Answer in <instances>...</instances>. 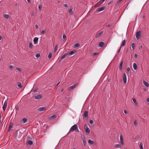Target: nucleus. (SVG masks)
I'll return each instance as SVG.
<instances>
[{
  "mask_svg": "<svg viewBox=\"0 0 149 149\" xmlns=\"http://www.w3.org/2000/svg\"><path fill=\"white\" fill-rule=\"evenodd\" d=\"M22 134L20 132H18V131L16 132L15 135V138L17 140H19L22 137Z\"/></svg>",
  "mask_w": 149,
  "mask_h": 149,
  "instance_id": "obj_1",
  "label": "nucleus"
},
{
  "mask_svg": "<svg viewBox=\"0 0 149 149\" xmlns=\"http://www.w3.org/2000/svg\"><path fill=\"white\" fill-rule=\"evenodd\" d=\"M77 129V126L76 124H75L72 126L70 129L68 133H70L72 131H74Z\"/></svg>",
  "mask_w": 149,
  "mask_h": 149,
  "instance_id": "obj_2",
  "label": "nucleus"
},
{
  "mask_svg": "<svg viewBox=\"0 0 149 149\" xmlns=\"http://www.w3.org/2000/svg\"><path fill=\"white\" fill-rule=\"evenodd\" d=\"M141 32L140 31H139L136 33V35L137 39H139L141 38Z\"/></svg>",
  "mask_w": 149,
  "mask_h": 149,
  "instance_id": "obj_3",
  "label": "nucleus"
},
{
  "mask_svg": "<svg viewBox=\"0 0 149 149\" xmlns=\"http://www.w3.org/2000/svg\"><path fill=\"white\" fill-rule=\"evenodd\" d=\"M105 0H100L97 3H96L95 6L96 7H97L98 6H100L104 2Z\"/></svg>",
  "mask_w": 149,
  "mask_h": 149,
  "instance_id": "obj_4",
  "label": "nucleus"
},
{
  "mask_svg": "<svg viewBox=\"0 0 149 149\" xmlns=\"http://www.w3.org/2000/svg\"><path fill=\"white\" fill-rule=\"evenodd\" d=\"M78 84L77 83H76L73 85L72 86H71L69 88L68 90H70L72 89L75 88L76 86H77Z\"/></svg>",
  "mask_w": 149,
  "mask_h": 149,
  "instance_id": "obj_5",
  "label": "nucleus"
},
{
  "mask_svg": "<svg viewBox=\"0 0 149 149\" xmlns=\"http://www.w3.org/2000/svg\"><path fill=\"white\" fill-rule=\"evenodd\" d=\"M7 101H6L3 104V111H5L7 107Z\"/></svg>",
  "mask_w": 149,
  "mask_h": 149,
  "instance_id": "obj_6",
  "label": "nucleus"
},
{
  "mask_svg": "<svg viewBox=\"0 0 149 149\" xmlns=\"http://www.w3.org/2000/svg\"><path fill=\"white\" fill-rule=\"evenodd\" d=\"M123 80L124 81V83L125 84H126V83L127 78L126 74L125 73H123Z\"/></svg>",
  "mask_w": 149,
  "mask_h": 149,
  "instance_id": "obj_7",
  "label": "nucleus"
},
{
  "mask_svg": "<svg viewBox=\"0 0 149 149\" xmlns=\"http://www.w3.org/2000/svg\"><path fill=\"white\" fill-rule=\"evenodd\" d=\"M76 52H77L76 50H74L70 52H68L67 53L68 54V55L70 56L74 54Z\"/></svg>",
  "mask_w": 149,
  "mask_h": 149,
  "instance_id": "obj_8",
  "label": "nucleus"
},
{
  "mask_svg": "<svg viewBox=\"0 0 149 149\" xmlns=\"http://www.w3.org/2000/svg\"><path fill=\"white\" fill-rule=\"evenodd\" d=\"M68 53H67L65 54H63L61 58H60V61H61L64 58H65V57L67 56H68Z\"/></svg>",
  "mask_w": 149,
  "mask_h": 149,
  "instance_id": "obj_9",
  "label": "nucleus"
},
{
  "mask_svg": "<svg viewBox=\"0 0 149 149\" xmlns=\"http://www.w3.org/2000/svg\"><path fill=\"white\" fill-rule=\"evenodd\" d=\"M42 97V95L40 94H39L35 96V99L37 100L41 98Z\"/></svg>",
  "mask_w": 149,
  "mask_h": 149,
  "instance_id": "obj_10",
  "label": "nucleus"
},
{
  "mask_svg": "<svg viewBox=\"0 0 149 149\" xmlns=\"http://www.w3.org/2000/svg\"><path fill=\"white\" fill-rule=\"evenodd\" d=\"M123 138L122 136L121 135L120 137V140L121 144L122 145H124V143L123 141Z\"/></svg>",
  "mask_w": 149,
  "mask_h": 149,
  "instance_id": "obj_11",
  "label": "nucleus"
},
{
  "mask_svg": "<svg viewBox=\"0 0 149 149\" xmlns=\"http://www.w3.org/2000/svg\"><path fill=\"white\" fill-rule=\"evenodd\" d=\"M46 109V108L44 107H40L38 109V111H42Z\"/></svg>",
  "mask_w": 149,
  "mask_h": 149,
  "instance_id": "obj_12",
  "label": "nucleus"
},
{
  "mask_svg": "<svg viewBox=\"0 0 149 149\" xmlns=\"http://www.w3.org/2000/svg\"><path fill=\"white\" fill-rule=\"evenodd\" d=\"M88 111H85L84 114V117L85 118H88Z\"/></svg>",
  "mask_w": 149,
  "mask_h": 149,
  "instance_id": "obj_13",
  "label": "nucleus"
},
{
  "mask_svg": "<svg viewBox=\"0 0 149 149\" xmlns=\"http://www.w3.org/2000/svg\"><path fill=\"white\" fill-rule=\"evenodd\" d=\"M38 39V38L37 37H35L33 39V42L35 44H36L37 43Z\"/></svg>",
  "mask_w": 149,
  "mask_h": 149,
  "instance_id": "obj_14",
  "label": "nucleus"
},
{
  "mask_svg": "<svg viewBox=\"0 0 149 149\" xmlns=\"http://www.w3.org/2000/svg\"><path fill=\"white\" fill-rule=\"evenodd\" d=\"M105 7L104 6L102 7L97 9V12H99L101 11L104 10L105 9Z\"/></svg>",
  "mask_w": 149,
  "mask_h": 149,
  "instance_id": "obj_15",
  "label": "nucleus"
},
{
  "mask_svg": "<svg viewBox=\"0 0 149 149\" xmlns=\"http://www.w3.org/2000/svg\"><path fill=\"white\" fill-rule=\"evenodd\" d=\"M85 130L86 134H88L90 133V129L88 127Z\"/></svg>",
  "mask_w": 149,
  "mask_h": 149,
  "instance_id": "obj_16",
  "label": "nucleus"
},
{
  "mask_svg": "<svg viewBox=\"0 0 149 149\" xmlns=\"http://www.w3.org/2000/svg\"><path fill=\"white\" fill-rule=\"evenodd\" d=\"M123 61H122L120 65L119 69L120 70H122L123 69Z\"/></svg>",
  "mask_w": 149,
  "mask_h": 149,
  "instance_id": "obj_17",
  "label": "nucleus"
},
{
  "mask_svg": "<svg viewBox=\"0 0 149 149\" xmlns=\"http://www.w3.org/2000/svg\"><path fill=\"white\" fill-rule=\"evenodd\" d=\"M103 33V32H102V31H101V32H99V33H97L96 36H95V37L96 38H98Z\"/></svg>",
  "mask_w": 149,
  "mask_h": 149,
  "instance_id": "obj_18",
  "label": "nucleus"
},
{
  "mask_svg": "<svg viewBox=\"0 0 149 149\" xmlns=\"http://www.w3.org/2000/svg\"><path fill=\"white\" fill-rule=\"evenodd\" d=\"M82 140L84 145L85 146H86V139L84 136L82 138Z\"/></svg>",
  "mask_w": 149,
  "mask_h": 149,
  "instance_id": "obj_19",
  "label": "nucleus"
},
{
  "mask_svg": "<svg viewBox=\"0 0 149 149\" xmlns=\"http://www.w3.org/2000/svg\"><path fill=\"white\" fill-rule=\"evenodd\" d=\"M133 67L134 70H136L137 69V66L135 63H133Z\"/></svg>",
  "mask_w": 149,
  "mask_h": 149,
  "instance_id": "obj_20",
  "label": "nucleus"
},
{
  "mask_svg": "<svg viewBox=\"0 0 149 149\" xmlns=\"http://www.w3.org/2000/svg\"><path fill=\"white\" fill-rule=\"evenodd\" d=\"M27 121V119L26 118H24L22 120V123H26Z\"/></svg>",
  "mask_w": 149,
  "mask_h": 149,
  "instance_id": "obj_21",
  "label": "nucleus"
},
{
  "mask_svg": "<svg viewBox=\"0 0 149 149\" xmlns=\"http://www.w3.org/2000/svg\"><path fill=\"white\" fill-rule=\"evenodd\" d=\"M143 83L144 85L146 86V87H148L149 86V84L148 83L145 81H143Z\"/></svg>",
  "mask_w": 149,
  "mask_h": 149,
  "instance_id": "obj_22",
  "label": "nucleus"
},
{
  "mask_svg": "<svg viewBox=\"0 0 149 149\" xmlns=\"http://www.w3.org/2000/svg\"><path fill=\"white\" fill-rule=\"evenodd\" d=\"M72 9H73V8H72H72H70L68 12H69L70 14L72 15L73 14V12L72 11Z\"/></svg>",
  "mask_w": 149,
  "mask_h": 149,
  "instance_id": "obj_23",
  "label": "nucleus"
},
{
  "mask_svg": "<svg viewBox=\"0 0 149 149\" xmlns=\"http://www.w3.org/2000/svg\"><path fill=\"white\" fill-rule=\"evenodd\" d=\"M94 142L92 141H91L90 139H89L88 140V143L90 144L91 145H92L93 144Z\"/></svg>",
  "mask_w": 149,
  "mask_h": 149,
  "instance_id": "obj_24",
  "label": "nucleus"
},
{
  "mask_svg": "<svg viewBox=\"0 0 149 149\" xmlns=\"http://www.w3.org/2000/svg\"><path fill=\"white\" fill-rule=\"evenodd\" d=\"M115 147L116 148H121V146L120 144H117L115 145Z\"/></svg>",
  "mask_w": 149,
  "mask_h": 149,
  "instance_id": "obj_25",
  "label": "nucleus"
},
{
  "mask_svg": "<svg viewBox=\"0 0 149 149\" xmlns=\"http://www.w3.org/2000/svg\"><path fill=\"white\" fill-rule=\"evenodd\" d=\"M3 16L4 17H5V18H6V19L9 18L10 17V16H9V15L6 14H4L3 15Z\"/></svg>",
  "mask_w": 149,
  "mask_h": 149,
  "instance_id": "obj_26",
  "label": "nucleus"
},
{
  "mask_svg": "<svg viewBox=\"0 0 149 149\" xmlns=\"http://www.w3.org/2000/svg\"><path fill=\"white\" fill-rule=\"evenodd\" d=\"M56 117V116L55 115H53L50 117V119L52 120L55 118Z\"/></svg>",
  "mask_w": 149,
  "mask_h": 149,
  "instance_id": "obj_27",
  "label": "nucleus"
},
{
  "mask_svg": "<svg viewBox=\"0 0 149 149\" xmlns=\"http://www.w3.org/2000/svg\"><path fill=\"white\" fill-rule=\"evenodd\" d=\"M104 44V43L103 42H100L99 43V46L100 47H103V45Z\"/></svg>",
  "mask_w": 149,
  "mask_h": 149,
  "instance_id": "obj_28",
  "label": "nucleus"
},
{
  "mask_svg": "<svg viewBox=\"0 0 149 149\" xmlns=\"http://www.w3.org/2000/svg\"><path fill=\"white\" fill-rule=\"evenodd\" d=\"M58 45H55V48H54V52H56L57 50V49H58Z\"/></svg>",
  "mask_w": 149,
  "mask_h": 149,
  "instance_id": "obj_29",
  "label": "nucleus"
},
{
  "mask_svg": "<svg viewBox=\"0 0 149 149\" xmlns=\"http://www.w3.org/2000/svg\"><path fill=\"white\" fill-rule=\"evenodd\" d=\"M27 143L29 145H31L33 144V142L31 140H29L27 141Z\"/></svg>",
  "mask_w": 149,
  "mask_h": 149,
  "instance_id": "obj_30",
  "label": "nucleus"
},
{
  "mask_svg": "<svg viewBox=\"0 0 149 149\" xmlns=\"http://www.w3.org/2000/svg\"><path fill=\"white\" fill-rule=\"evenodd\" d=\"M80 46V44L79 43H77L75 44L74 45V48H76L77 47H79Z\"/></svg>",
  "mask_w": 149,
  "mask_h": 149,
  "instance_id": "obj_31",
  "label": "nucleus"
},
{
  "mask_svg": "<svg viewBox=\"0 0 149 149\" xmlns=\"http://www.w3.org/2000/svg\"><path fill=\"white\" fill-rule=\"evenodd\" d=\"M125 42H126L125 40H123L122 43V45L121 46H122V47L124 46L125 44Z\"/></svg>",
  "mask_w": 149,
  "mask_h": 149,
  "instance_id": "obj_32",
  "label": "nucleus"
},
{
  "mask_svg": "<svg viewBox=\"0 0 149 149\" xmlns=\"http://www.w3.org/2000/svg\"><path fill=\"white\" fill-rule=\"evenodd\" d=\"M52 53L51 52H50L49 53V54H48V57L49 58V59L51 58L52 57Z\"/></svg>",
  "mask_w": 149,
  "mask_h": 149,
  "instance_id": "obj_33",
  "label": "nucleus"
},
{
  "mask_svg": "<svg viewBox=\"0 0 149 149\" xmlns=\"http://www.w3.org/2000/svg\"><path fill=\"white\" fill-rule=\"evenodd\" d=\"M140 149H143V143L142 142L140 143Z\"/></svg>",
  "mask_w": 149,
  "mask_h": 149,
  "instance_id": "obj_34",
  "label": "nucleus"
},
{
  "mask_svg": "<svg viewBox=\"0 0 149 149\" xmlns=\"http://www.w3.org/2000/svg\"><path fill=\"white\" fill-rule=\"evenodd\" d=\"M18 86L19 88H21L22 87V84H21V83H20V82H18Z\"/></svg>",
  "mask_w": 149,
  "mask_h": 149,
  "instance_id": "obj_35",
  "label": "nucleus"
},
{
  "mask_svg": "<svg viewBox=\"0 0 149 149\" xmlns=\"http://www.w3.org/2000/svg\"><path fill=\"white\" fill-rule=\"evenodd\" d=\"M29 47L31 49H32L33 47V45L32 42H29Z\"/></svg>",
  "mask_w": 149,
  "mask_h": 149,
  "instance_id": "obj_36",
  "label": "nucleus"
},
{
  "mask_svg": "<svg viewBox=\"0 0 149 149\" xmlns=\"http://www.w3.org/2000/svg\"><path fill=\"white\" fill-rule=\"evenodd\" d=\"M40 53H37L36 55V56L37 58L40 57Z\"/></svg>",
  "mask_w": 149,
  "mask_h": 149,
  "instance_id": "obj_37",
  "label": "nucleus"
},
{
  "mask_svg": "<svg viewBox=\"0 0 149 149\" xmlns=\"http://www.w3.org/2000/svg\"><path fill=\"white\" fill-rule=\"evenodd\" d=\"M132 47L133 49H134L135 47V44L134 43H133L132 44Z\"/></svg>",
  "mask_w": 149,
  "mask_h": 149,
  "instance_id": "obj_38",
  "label": "nucleus"
},
{
  "mask_svg": "<svg viewBox=\"0 0 149 149\" xmlns=\"http://www.w3.org/2000/svg\"><path fill=\"white\" fill-rule=\"evenodd\" d=\"M133 101L136 104H137L136 100L135 98H133Z\"/></svg>",
  "mask_w": 149,
  "mask_h": 149,
  "instance_id": "obj_39",
  "label": "nucleus"
},
{
  "mask_svg": "<svg viewBox=\"0 0 149 149\" xmlns=\"http://www.w3.org/2000/svg\"><path fill=\"white\" fill-rule=\"evenodd\" d=\"M63 38L65 39V40L66 41V35L64 34H63Z\"/></svg>",
  "mask_w": 149,
  "mask_h": 149,
  "instance_id": "obj_40",
  "label": "nucleus"
},
{
  "mask_svg": "<svg viewBox=\"0 0 149 149\" xmlns=\"http://www.w3.org/2000/svg\"><path fill=\"white\" fill-rule=\"evenodd\" d=\"M42 8V5H39L38 6V9L40 10Z\"/></svg>",
  "mask_w": 149,
  "mask_h": 149,
  "instance_id": "obj_41",
  "label": "nucleus"
},
{
  "mask_svg": "<svg viewBox=\"0 0 149 149\" xmlns=\"http://www.w3.org/2000/svg\"><path fill=\"white\" fill-rule=\"evenodd\" d=\"M130 70V69L129 67H127V73H129Z\"/></svg>",
  "mask_w": 149,
  "mask_h": 149,
  "instance_id": "obj_42",
  "label": "nucleus"
},
{
  "mask_svg": "<svg viewBox=\"0 0 149 149\" xmlns=\"http://www.w3.org/2000/svg\"><path fill=\"white\" fill-rule=\"evenodd\" d=\"M12 126L10 125L9 127L8 131H9L12 128Z\"/></svg>",
  "mask_w": 149,
  "mask_h": 149,
  "instance_id": "obj_43",
  "label": "nucleus"
},
{
  "mask_svg": "<svg viewBox=\"0 0 149 149\" xmlns=\"http://www.w3.org/2000/svg\"><path fill=\"white\" fill-rule=\"evenodd\" d=\"M87 128H88L86 124H85L84 126V129L85 130Z\"/></svg>",
  "mask_w": 149,
  "mask_h": 149,
  "instance_id": "obj_44",
  "label": "nucleus"
},
{
  "mask_svg": "<svg viewBox=\"0 0 149 149\" xmlns=\"http://www.w3.org/2000/svg\"><path fill=\"white\" fill-rule=\"evenodd\" d=\"M121 47H122V46H120V48H119V49L117 51V53L118 54L119 53V52H120Z\"/></svg>",
  "mask_w": 149,
  "mask_h": 149,
  "instance_id": "obj_45",
  "label": "nucleus"
},
{
  "mask_svg": "<svg viewBox=\"0 0 149 149\" xmlns=\"http://www.w3.org/2000/svg\"><path fill=\"white\" fill-rule=\"evenodd\" d=\"M112 25L111 24H109L107 25L106 26L108 27H110L112 26Z\"/></svg>",
  "mask_w": 149,
  "mask_h": 149,
  "instance_id": "obj_46",
  "label": "nucleus"
},
{
  "mask_svg": "<svg viewBox=\"0 0 149 149\" xmlns=\"http://www.w3.org/2000/svg\"><path fill=\"white\" fill-rule=\"evenodd\" d=\"M93 122L94 121L93 120H91L90 121V123L91 124H92L93 123Z\"/></svg>",
  "mask_w": 149,
  "mask_h": 149,
  "instance_id": "obj_47",
  "label": "nucleus"
},
{
  "mask_svg": "<svg viewBox=\"0 0 149 149\" xmlns=\"http://www.w3.org/2000/svg\"><path fill=\"white\" fill-rule=\"evenodd\" d=\"M16 69L19 72H20L21 71V69L20 68H16Z\"/></svg>",
  "mask_w": 149,
  "mask_h": 149,
  "instance_id": "obj_48",
  "label": "nucleus"
},
{
  "mask_svg": "<svg viewBox=\"0 0 149 149\" xmlns=\"http://www.w3.org/2000/svg\"><path fill=\"white\" fill-rule=\"evenodd\" d=\"M16 110H19V106H17L15 107Z\"/></svg>",
  "mask_w": 149,
  "mask_h": 149,
  "instance_id": "obj_49",
  "label": "nucleus"
},
{
  "mask_svg": "<svg viewBox=\"0 0 149 149\" xmlns=\"http://www.w3.org/2000/svg\"><path fill=\"white\" fill-rule=\"evenodd\" d=\"M134 124L135 125H137V122L135 120L134 121Z\"/></svg>",
  "mask_w": 149,
  "mask_h": 149,
  "instance_id": "obj_50",
  "label": "nucleus"
},
{
  "mask_svg": "<svg viewBox=\"0 0 149 149\" xmlns=\"http://www.w3.org/2000/svg\"><path fill=\"white\" fill-rule=\"evenodd\" d=\"M10 68L11 69H13L14 68V67L13 66L11 65L10 66Z\"/></svg>",
  "mask_w": 149,
  "mask_h": 149,
  "instance_id": "obj_51",
  "label": "nucleus"
},
{
  "mask_svg": "<svg viewBox=\"0 0 149 149\" xmlns=\"http://www.w3.org/2000/svg\"><path fill=\"white\" fill-rule=\"evenodd\" d=\"M45 33V31H44V30H42V31H41V33L42 34H44Z\"/></svg>",
  "mask_w": 149,
  "mask_h": 149,
  "instance_id": "obj_52",
  "label": "nucleus"
},
{
  "mask_svg": "<svg viewBox=\"0 0 149 149\" xmlns=\"http://www.w3.org/2000/svg\"><path fill=\"white\" fill-rule=\"evenodd\" d=\"M122 0H118L117 2V4H118L120 3Z\"/></svg>",
  "mask_w": 149,
  "mask_h": 149,
  "instance_id": "obj_53",
  "label": "nucleus"
},
{
  "mask_svg": "<svg viewBox=\"0 0 149 149\" xmlns=\"http://www.w3.org/2000/svg\"><path fill=\"white\" fill-rule=\"evenodd\" d=\"M34 15V12H32L31 13V15L32 16H33Z\"/></svg>",
  "mask_w": 149,
  "mask_h": 149,
  "instance_id": "obj_54",
  "label": "nucleus"
},
{
  "mask_svg": "<svg viewBox=\"0 0 149 149\" xmlns=\"http://www.w3.org/2000/svg\"><path fill=\"white\" fill-rule=\"evenodd\" d=\"M138 55L136 54H135L134 55V57L136 58L137 57Z\"/></svg>",
  "mask_w": 149,
  "mask_h": 149,
  "instance_id": "obj_55",
  "label": "nucleus"
},
{
  "mask_svg": "<svg viewBox=\"0 0 149 149\" xmlns=\"http://www.w3.org/2000/svg\"><path fill=\"white\" fill-rule=\"evenodd\" d=\"M64 6L65 7H68V5L67 4H65L64 5Z\"/></svg>",
  "mask_w": 149,
  "mask_h": 149,
  "instance_id": "obj_56",
  "label": "nucleus"
},
{
  "mask_svg": "<svg viewBox=\"0 0 149 149\" xmlns=\"http://www.w3.org/2000/svg\"><path fill=\"white\" fill-rule=\"evenodd\" d=\"M113 2V1H111L109 3H108V5H109L110 4H111Z\"/></svg>",
  "mask_w": 149,
  "mask_h": 149,
  "instance_id": "obj_57",
  "label": "nucleus"
},
{
  "mask_svg": "<svg viewBox=\"0 0 149 149\" xmlns=\"http://www.w3.org/2000/svg\"><path fill=\"white\" fill-rule=\"evenodd\" d=\"M124 111L125 114H127V111L126 110H124Z\"/></svg>",
  "mask_w": 149,
  "mask_h": 149,
  "instance_id": "obj_58",
  "label": "nucleus"
},
{
  "mask_svg": "<svg viewBox=\"0 0 149 149\" xmlns=\"http://www.w3.org/2000/svg\"><path fill=\"white\" fill-rule=\"evenodd\" d=\"M36 28L37 29H38V25H36Z\"/></svg>",
  "mask_w": 149,
  "mask_h": 149,
  "instance_id": "obj_59",
  "label": "nucleus"
},
{
  "mask_svg": "<svg viewBox=\"0 0 149 149\" xmlns=\"http://www.w3.org/2000/svg\"><path fill=\"white\" fill-rule=\"evenodd\" d=\"M77 132H79V131L78 129V128H77V129H76V130H75Z\"/></svg>",
  "mask_w": 149,
  "mask_h": 149,
  "instance_id": "obj_60",
  "label": "nucleus"
},
{
  "mask_svg": "<svg viewBox=\"0 0 149 149\" xmlns=\"http://www.w3.org/2000/svg\"><path fill=\"white\" fill-rule=\"evenodd\" d=\"M147 101L148 102H149V98H147Z\"/></svg>",
  "mask_w": 149,
  "mask_h": 149,
  "instance_id": "obj_61",
  "label": "nucleus"
},
{
  "mask_svg": "<svg viewBox=\"0 0 149 149\" xmlns=\"http://www.w3.org/2000/svg\"><path fill=\"white\" fill-rule=\"evenodd\" d=\"M97 54V53H94L93 54V55L94 56H95Z\"/></svg>",
  "mask_w": 149,
  "mask_h": 149,
  "instance_id": "obj_62",
  "label": "nucleus"
},
{
  "mask_svg": "<svg viewBox=\"0 0 149 149\" xmlns=\"http://www.w3.org/2000/svg\"><path fill=\"white\" fill-rule=\"evenodd\" d=\"M2 38V37L1 36H0V40H1Z\"/></svg>",
  "mask_w": 149,
  "mask_h": 149,
  "instance_id": "obj_63",
  "label": "nucleus"
},
{
  "mask_svg": "<svg viewBox=\"0 0 149 149\" xmlns=\"http://www.w3.org/2000/svg\"><path fill=\"white\" fill-rule=\"evenodd\" d=\"M28 2H29V3H30L31 2V1L30 0H27Z\"/></svg>",
  "mask_w": 149,
  "mask_h": 149,
  "instance_id": "obj_64",
  "label": "nucleus"
}]
</instances>
